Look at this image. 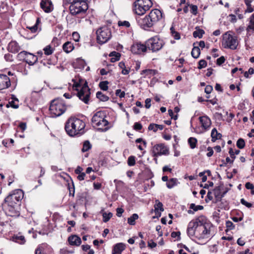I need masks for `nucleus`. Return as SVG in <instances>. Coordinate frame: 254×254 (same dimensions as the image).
<instances>
[{"mask_svg":"<svg viewBox=\"0 0 254 254\" xmlns=\"http://www.w3.org/2000/svg\"><path fill=\"white\" fill-rule=\"evenodd\" d=\"M23 196L24 193L22 190L17 189L14 190L5 198L3 202L2 203V206L7 215L10 216L18 215L19 212L17 208Z\"/></svg>","mask_w":254,"mask_h":254,"instance_id":"f257e3e1","label":"nucleus"},{"mask_svg":"<svg viewBox=\"0 0 254 254\" xmlns=\"http://www.w3.org/2000/svg\"><path fill=\"white\" fill-rule=\"evenodd\" d=\"M85 124L82 120L75 117L69 118L65 124L64 128L68 135L73 137L84 133Z\"/></svg>","mask_w":254,"mask_h":254,"instance_id":"f03ea898","label":"nucleus"},{"mask_svg":"<svg viewBox=\"0 0 254 254\" xmlns=\"http://www.w3.org/2000/svg\"><path fill=\"white\" fill-rule=\"evenodd\" d=\"M72 81L73 82L72 86L73 89L77 91V96L84 103L88 104L91 92L87 82L86 81H84L79 76H75V78L72 79Z\"/></svg>","mask_w":254,"mask_h":254,"instance_id":"7ed1b4c3","label":"nucleus"},{"mask_svg":"<svg viewBox=\"0 0 254 254\" xmlns=\"http://www.w3.org/2000/svg\"><path fill=\"white\" fill-rule=\"evenodd\" d=\"M69 9L72 15L78 18L84 17L86 15L88 5L85 0H72L69 2Z\"/></svg>","mask_w":254,"mask_h":254,"instance_id":"20e7f679","label":"nucleus"},{"mask_svg":"<svg viewBox=\"0 0 254 254\" xmlns=\"http://www.w3.org/2000/svg\"><path fill=\"white\" fill-rule=\"evenodd\" d=\"M105 113L103 111L96 112L92 117L91 122L93 127H97V129L102 131L108 130L110 126L109 122L105 119Z\"/></svg>","mask_w":254,"mask_h":254,"instance_id":"39448f33","label":"nucleus"},{"mask_svg":"<svg viewBox=\"0 0 254 254\" xmlns=\"http://www.w3.org/2000/svg\"><path fill=\"white\" fill-rule=\"evenodd\" d=\"M66 110V105L63 99L57 98L51 101L49 110L53 117L60 116Z\"/></svg>","mask_w":254,"mask_h":254,"instance_id":"423d86ee","label":"nucleus"},{"mask_svg":"<svg viewBox=\"0 0 254 254\" xmlns=\"http://www.w3.org/2000/svg\"><path fill=\"white\" fill-rule=\"evenodd\" d=\"M151 0H136L133 3V10L139 15L144 14L152 6Z\"/></svg>","mask_w":254,"mask_h":254,"instance_id":"0eeeda50","label":"nucleus"},{"mask_svg":"<svg viewBox=\"0 0 254 254\" xmlns=\"http://www.w3.org/2000/svg\"><path fill=\"white\" fill-rule=\"evenodd\" d=\"M147 48L152 52H157L160 51L164 46L165 43L164 40L158 36L150 38L146 41Z\"/></svg>","mask_w":254,"mask_h":254,"instance_id":"6e6552de","label":"nucleus"},{"mask_svg":"<svg viewBox=\"0 0 254 254\" xmlns=\"http://www.w3.org/2000/svg\"><path fill=\"white\" fill-rule=\"evenodd\" d=\"M222 44L225 48L235 50L238 45L237 37L231 35L230 32H227L223 35Z\"/></svg>","mask_w":254,"mask_h":254,"instance_id":"1a4fd4ad","label":"nucleus"},{"mask_svg":"<svg viewBox=\"0 0 254 254\" xmlns=\"http://www.w3.org/2000/svg\"><path fill=\"white\" fill-rule=\"evenodd\" d=\"M97 41L100 44L108 42L111 38V32L109 28L104 26L99 28L96 31Z\"/></svg>","mask_w":254,"mask_h":254,"instance_id":"9d476101","label":"nucleus"},{"mask_svg":"<svg viewBox=\"0 0 254 254\" xmlns=\"http://www.w3.org/2000/svg\"><path fill=\"white\" fill-rule=\"evenodd\" d=\"M151 152L152 156L155 157L161 155H167L169 154V148L163 143L154 145L151 149Z\"/></svg>","mask_w":254,"mask_h":254,"instance_id":"9b49d317","label":"nucleus"},{"mask_svg":"<svg viewBox=\"0 0 254 254\" xmlns=\"http://www.w3.org/2000/svg\"><path fill=\"white\" fill-rule=\"evenodd\" d=\"M136 21L138 25L143 29L147 30L150 28L152 27L155 24L149 17L148 15H146L143 18L138 17L136 18Z\"/></svg>","mask_w":254,"mask_h":254,"instance_id":"f8f14e48","label":"nucleus"},{"mask_svg":"<svg viewBox=\"0 0 254 254\" xmlns=\"http://www.w3.org/2000/svg\"><path fill=\"white\" fill-rule=\"evenodd\" d=\"M146 43L144 44L141 42H135L131 47V51L134 54H141L146 51Z\"/></svg>","mask_w":254,"mask_h":254,"instance_id":"ddd939ff","label":"nucleus"},{"mask_svg":"<svg viewBox=\"0 0 254 254\" xmlns=\"http://www.w3.org/2000/svg\"><path fill=\"white\" fill-rule=\"evenodd\" d=\"M148 16L155 24L163 19V13L158 9H152Z\"/></svg>","mask_w":254,"mask_h":254,"instance_id":"4468645a","label":"nucleus"},{"mask_svg":"<svg viewBox=\"0 0 254 254\" xmlns=\"http://www.w3.org/2000/svg\"><path fill=\"white\" fill-rule=\"evenodd\" d=\"M35 254H53L51 246L46 243L42 244L35 250Z\"/></svg>","mask_w":254,"mask_h":254,"instance_id":"2eb2a0df","label":"nucleus"},{"mask_svg":"<svg viewBox=\"0 0 254 254\" xmlns=\"http://www.w3.org/2000/svg\"><path fill=\"white\" fill-rule=\"evenodd\" d=\"M11 85L9 78L5 74H0V90L8 88Z\"/></svg>","mask_w":254,"mask_h":254,"instance_id":"dca6fc26","label":"nucleus"},{"mask_svg":"<svg viewBox=\"0 0 254 254\" xmlns=\"http://www.w3.org/2000/svg\"><path fill=\"white\" fill-rule=\"evenodd\" d=\"M40 6L46 13L52 12L54 9L53 4L51 0H41Z\"/></svg>","mask_w":254,"mask_h":254,"instance_id":"f3484780","label":"nucleus"},{"mask_svg":"<svg viewBox=\"0 0 254 254\" xmlns=\"http://www.w3.org/2000/svg\"><path fill=\"white\" fill-rule=\"evenodd\" d=\"M7 49L9 52L16 54L21 50V47L16 41H11L8 44Z\"/></svg>","mask_w":254,"mask_h":254,"instance_id":"a211bd4d","label":"nucleus"},{"mask_svg":"<svg viewBox=\"0 0 254 254\" xmlns=\"http://www.w3.org/2000/svg\"><path fill=\"white\" fill-rule=\"evenodd\" d=\"M190 222H193L194 223V225L195 228L198 229V230L201 229L208 222L206 218L203 216H200L194 220H192Z\"/></svg>","mask_w":254,"mask_h":254,"instance_id":"6ab92c4d","label":"nucleus"},{"mask_svg":"<svg viewBox=\"0 0 254 254\" xmlns=\"http://www.w3.org/2000/svg\"><path fill=\"white\" fill-rule=\"evenodd\" d=\"M199 121L201 124V126L205 129H208L211 124V121L209 118L206 116L200 117L199 118Z\"/></svg>","mask_w":254,"mask_h":254,"instance_id":"aec40b11","label":"nucleus"},{"mask_svg":"<svg viewBox=\"0 0 254 254\" xmlns=\"http://www.w3.org/2000/svg\"><path fill=\"white\" fill-rule=\"evenodd\" d=\"M68 241L71 246H78L81 243L80 238L75 235L69 236L68 238Z\"/></svg>","mask_w":254,"mask_h":254,"instance_id":"412c9836","label":"nucleus"},{"mask_svg":"<svg viewBox=\"0 0 254 254\" xmlns=\"http://www.w3.org/2000/svg\"><path fill=\"white\" fill-rule=\"evenodd\" d=\"M125 248V244L122 243H118L114 245L112 250V254H121Z\"/></svg>","mask_w":254,"mask_h":254,"instance_id":"4be33fe9","label":"nucleus"},{"mask_svg":"<svg viewBox=\"0 0 254 254\" xmlns=\"http://www.w3.org/2000/svg\"><path fill=\"white\" fill-rule=\"evenodd\" d=\"M194 223L193 222H190L188 226L187 234L190 237L194 236L195 231L197 228L194 227Z\"/></svg>","mask_w":254,"mask_h":254,"instance_id":"5701e85b","label":"nucleus"},{"mask_svg":"<svg viewBox=\"0 0 254 254\" xmlns=\"http://www.w3.org/2000/svg\"><path fill=\"white\" fill-rule=\"evenodd\" d=\"M27 55L26 63L29 65H33L37 62L38 58L36 56L30 53H29Z\"/></svg>","mask_w":254,"mask_h":254,"instance_id":"b1692460","label":"nucleus"},{"mask_svg":"<svg viewBox=\"0 0 254 254\" xmlns=\"http://www.w3.org/2000/svg\"><path fill=\"white\" fill-rule=\"evenodd\" d=\"M211 226L212 224L208 222L201 229L199 230V231H202L201 235L202 237L210 233V229Z\"/></svg>","mask_w":254,"mask_h":254,"instance_id":"393cba45","label":"nucleus"},{"mask_svg":"<svg viewBox=\"0 0 254 254\" xmlns=\"http://www.w3.org/2000/svg\"><path fill=\"white\" fill-rule=\"evenodd\" d=\"M211 136L212 138L211 141L213 142H214L217 139L221 138L222 137V134L220 133H218L217 129L215 128H214L211 131Z\"/></svg>","mask_w":254,"mask_h":254,"instance_id":"a878e982","label":"nucleus"},{"mask_svg":"<svg viewBox=\"0 0 254 254\" xmlns=\"http://www.w3.org/2000/svg\"><path fill=\"white\" fill-rule=\"evenodd\" d=\"M63 49L65 53H69L73 50L74 46L70 42H66L63 45Z\"/></svg>","mask_w":254,"mask_h":254,"instance_id":"bb28decb","label":"nucleus"},{"mask_svg":"<svg viewBox=\"0 0 254 254\" xmlns=\"http://www.w3.org/2000/svg\"><path fill=\"white\" fill-rule=\"evenodd\" d=\"M164 128V126L161 125H158L155 124H150L148 127V130H153L154 132H156L158 129L160 130Z\"/></svg>","mask_w":254,"mask_h":254,"instance_id":"cd10ccee","label":"nucleus"},{"mask_svg":"<svg viewBox=\"0 0 254 254\" xmlns=\"http://www.w3.org/2000/svg\"><path fill=\"white\" fill-rule=\"evenodd\" d=\"M213 191L217 201L220 200L224 196V194H221V187H216Z\"/></svg>","mask_w":254,"mask_h":254,"instance_id":"c85d7f7f","label":"nucleus"},{"mask_svg":"<svg viewBox=\"0 0 254 254\" xmlns=\"http://www.w3.org/2000/svg\"><path fill=\"white\" fill-rule=\"evenodd\" d=\"M109 56L111 57L110 61L112 63H114L120 60L121 54L119 53L113 51L109 54Z\"/></svg>","mask_w":254,"mask_h":254,"instance_id":"c756f323","label":"nucleus"},{"mask_svg":"<svg viewBox=\"0 0 254 254\" xmlns=\"http://www.w3.org/2000/svg\"><path fill=\"white\" fill-rule=\"evenodd\" d=\"M12 240L19 244H24L25 242V238L22 235H14L12 237Z\"/></svg>","mask_w":254,"mask_h":254,"instance_id":"7c9ffc66","label":"nucleus"},{"mask_svg":"<svg viewBox=\"0 0 254 254\" xmlns=\"http://www.w3.org/2000/svg\"><path fill=\"white\" fill-rule=\"evenodd\" d=\"M178 184V180L176 178L170 179L168 182L166 183L167 187L168 189H172Z\"/></svg>","mask_w":254,"mask_h":254,"instance_id":"2f4dec72","label":"nucleus"},{"mask_svg":"<svg viewBox=\"0 0 254 254\" xmlns=\"http://www.w3.org/2000/svg\"><path fill=\"white\" fill-rule=\"evenodd\" d=\"M29 52H27L25 51H21L17 55V58L19 61H23L26 62L27 60V56Z\"/></svg>","mask_w":254,"mask_h":254,"instance_id":"473e14b6","label":"nucleus"},{"mask_svg":"<svg viewBox=\"0 0 254 254\" xmlns=\"http://www.w3.org/2000/svg\"><path fill=\"white\" fill-rule=\"evenodd\" d=\"M154 209L155 212L157 214L158 212V211H163V205L162 202H160L159 200H156V203L154 205Z\"/></svg>","mask_w":254,"mask_h":254,"instance_id":"72a5a7b5","label":"nucleus"},{"mask_svg":"<svg viewBox=\"0 0 254 254\" xmlns=\"http://www.w3.org/2000/svg\"><path fill=\"white\" fill-rule=\"evenodd\" d=\"M96 97L99 99L101 101L105 102L109 100V98L108 96L103 94L101 91H98L96 93Z\"/></svg>","mask_w":254,"mask_h":254,"instance_id":"f704fd0d","label":"nucleus"},{"mask_svg":"<svg viewBox=\"0 0 254 254\" xmlns=\"http://www.w3.org/2000/svg\"><path fill=\"white\" fill-rule=\"evenodd\" d=\"M200 54V49L198 47H194L191 52L192 57L194 59H197L199 57Z\"/></svg>","mask_w":254,"mask_h":254,"instance_id":"c9c22d12","label":"nucleus"},{"mask_svg":"<svg viewBox=\"0 0 254 254\" xmlns=\"http://www.w3.org/2000/svg\"><path fill=\"white\" fill-rule=\"evenodd\" d=\"M197 142V140L194 137H191L188 139V143L191 149H194L196 147Z\"/></svg>","mask_w":254,"mask_h":254,"instance_id":"e433bc0d","label":"nucleus"},{"mask_svg":"<svg viewBox=\"0 0 254 254\" xmlns=\"http://www.w3.org/2000/svg\"><path fill=\"white\" fill-rule=\"evenodd\" d=\"M138 218V215L136 214H133L127 219V223L130 225H134L135 224V221Z\"/></svg>","mask_w":254,"mask_h":254,"instance_id":"4c0bfd02","label":"nucleus"},{"mask_svg":"<svg viewBox=\"0 0 254 254\" xmlns=\"http://www.w3.org/2000/svg\"><path fill=\"white\" fill-rule=\"evenodd\" d=\"M92 147L91 144L88 140H86L84 142L83 147L81 149L82 152H86L91 149Z\"/></svg>","mask_w":254,"mask_h":254,"instance_id":"58836bf2","label":"nucleus"},{"mask_svg":"<svg viewBox=\"0 0 254 254\" xmlns=\"http://www.w3.org/2000/svg\"><path fill=\"white\" fill-rule=\"evenodd\" d=\"M204 33V31L203 30L199 29L193 32V36L194 38L198 37L199 38H201Z\"/></svg>","mask_w":254,"mask_h":254,"instance_id":"ea45409f","label":"nucleus"},{"mask_svg":"<svg viewBox=\"0 0 254 254\" xmlns=\"http://www.w3.org/2000/svg\"><path fill=\"white\" fill-rule=\"evenodd\" d=\"M108 84L109 82L108 81H103L99 83V86L101 90L107 91L108 89Z\"/></svg>","mask_w":254,"mask_h":254,"instance_id":"a19ab883","label":"nucleus"},{"mask_svg":"<svg viewBox=\"0 0 254 254\" xmlns=\"http://www.w3.org/2000/svg\"><path fill=\"white\" fill-rule=\"evenodd\" d=\"M113 214L111 212H109L107 213L106 212L103 213V221L104 222H107L110 218L112 217Z\"/></svg>","mask_w":254,"mask_h":254,"instance_id":"79ce46f5","label":"nucleus"},{"mask_svg":"<svg viewBox=\"0 0 254 254\" xmlns=\"http://www.w3.org/2000/svg\"><path fill=\"white\" fill-rule=\"evenodd\" d=\"M40 19L39 18H37L36 23L34 24V26H32L31 27H28L32 32L35 33L37 31L38 29V25L40 23Z\"/></svg>","mask_w":254,"mask_h":254,"instance_id":"37998d69","label":"nucleus"},{"mask_svg":"<svg viewBox=\"0 0 254 254\" xmlns=\"http://www.w3.org/2000/svg\"><path fill=\"white\" fill-rule=\"evenodd\" d=\"M190 208L192 209L194 211H197L198 210H202L203 209V206L202 205H195L194 203H191Z\"/></svg>","mask_w":254,"mask_h":254,"instance_id":"c03bdc74","label":"nucleus"},{"mask_svg":"<svg viewBox=\"0 0 254 254\" xmlns=\"http://www.w3.org/2000/svg\"><path fill=\"white\" fill-rule=\"evenodd\" d=\"M237 146L240 149H243L245 146V140L243 138H239L237 141Z\"/></svg>","mask_w":254,"mask_h":254,"instance_id":"a18cd8bd","label":"nucleus"},{"mask_svg":"<svg viewBox=\"0 0 254 254\" xmlns=\"http://www.w3.org/2000/svg\"><path fill=\"white\" fill-rule=\"evenodd\" d=\"M135 164V157L133 156H130L128 158L127 164L129 166H133Z\"/></svg>","mask_w":254,"mask_h":254,"instance_id":"49530a36","label":"nucleus"},{"mask_svg":"<svg viewBox=\"0 0 254 254\" xmlns=\"http://www.w3.org/2000/svg\"><path fill=\"white\" fill-rule=\"evenodd\" d=\"M10 106L14 109H17L19 107L18 104H16L14 100H11V101H9L6 105V108H9Z\"/></svg>","mask_w":254,"mask_h":254,"instance_id":"de8ad7c7","label":"nucleus"},{"mask_svg":"<svg viewBox=\"0 0 254 254\" xmlns=\"http://www.w3.org/2000/svg\"><path fill=\"white\" fill-rule=\"evenodd\" d=\"M43 50L44 51L45 54L46 55H50L53 52V50L50 45L47 46L45 48H44Z\"/></svg>","mask_w":254,"mask_h":254,"instance_id":"09e8293b","label":"nucleus"},{"mask_svg":"<svg viewBox=\"0 0 254 254\" xmlns=\"http://www.w3.org/2000/svg\"><path fill=\"white\" fill-rule=\"evenodd\" d=\"M76 63L79 65L78 67L79 68H84L86 65L85 62L81 59H78L76 61Z\"/></svg>","mask_w":254,"mask_h":254,"instance_id":"8fccbe9b","label":"nucleus"},{"mask_svg":"<svg viewBox=\"0 0 254 254\" xmlns=\"http://www.w3.org/2000/svg\"><path fill=\"white\" fill-rule=\"evenodd\" d=\"M170 30L171 31L172 35L176 40H179L180 39V35L179 33L175 31L173 27H171Z\"/></svg>","mask_w":254,"mask_h":254,"instance_id":"3c124183","label":"nucleus"},{"mask_svg":"<svg viewBox=\"0 0 254 254\" xmlns=\"http://www.w3.org/2000/svg\"><path fill=\"white\" fill-rule=\"evenodd\" d=\"M206 65H207L206 62L204 60H201L198 62V68L201 69L202 68L206 67Z\"/></svg>","mask_w":254,"mask_h":254,"instance_id":"603ef678","label":"nucleus"},{"mask_svg":"<svg viewBox=\"0 0 254 254\" xmlns=\"http://www.w3.org/2000/svg\"><path fill=\"white\" fill-rule=\"evenodd\" d=\"M191 13L193 15H196L197 13V6L196 5L190 4Z\"/></svg>","mask_w":254,"mask_h":254,"instance_id":"864d4df0","label":"nucleus"},{"mask_svg":"<svg viewBox=\"0 0 254 254\" xmlns=\"http://www.w3.org/2000/svg\"><path fill=\"white\" fill-rule=\"evenodd\" d=\"M133 128L136 131H139L142 128V126L140 123L136 122L134 124Z\"/></svg>","mask_w":254,"mask_h":254,"instance_id":"5fc2aeb1","label":"nucleus"},{"mask_svg":"<svg viewBox=\"0 0 254 254\" xmlns=\"http://www.w3.org/2000/svg\"><path fill=\"white\" fill-rule=\"evenodd\" d=\"M4 58L7 62H11L13 61L12 55L9 53L5 54Z\"/></svg>","mask_w":254,"mask_h":254,"instance_id":"6e6d98bb","label":"nucleus"},{"mask_svg":"<svg viewBox=\"0 0 254 254\" xmlns=\"http://www.w3.org/2000/svg\"><path fill=\"white\" fill-rule=\"evenodd\" d=\"M226 226L229 230H233L235 228V225L231 221L229 220L226 221Z\"/></svg>","mask_w":254,"mask_h":254,"instance_id":"4d7b16f0","label":"nucleus"},{"mask_svg":"<svg viewBox=\"0 0 254 254\" xmlns=\"http://www.w3.org/2000/svg\"><path fill=\"white\" fill-rule=\"evenodd\" d=\"M118 25L120 26H125L126 27H129L130 26V23L127 21H119Z\"/></svg>","mask_w":254,"mask_h":254,"instance_id":"13d9d810","label":"nucleus"},{"mask_svg":"<svg viewBox=\"0 0 254 254\" xmlns=\"http://www.w3.org/2000/svg\"><path fill=\"white\" fill-rule=\"evenodd\" d=\"M241 203L248 208H250L252 206V204L247 202L244 198L241 199Z\"/></svg>","mask_w":254,"mask_h":254,"instance_id":"bf43d9fd","label":"nucleus"},{"mask_svg":"<svg viewBox=\"0 0 254 254\" xmlns=\"http://www.w3.org/2000/svg\"><path fill=\"white\" fill-rule=\"evenodd\" d=\"M116 94L120 98H123L125 96V93L124 91H121V89H117L116 91Z\"/></svg>","mask_w":254,"mask_h":254,"instance_id":"052dcab7","label":"nucleus"},{"mask_svg":"<svg viewBox=\"0 0 254 254\" xmlns=\"http://www.w3.org/2000/svg\"><path fill=\"white\" fill-rule=\"evenodd\" d=\"M180 235H181V233L179 231L173 232L171 233V237L172 238L178 237V240H180L181 239Z\"/></svg>","mask_w":254,"mask_h":254,"instance_id":"680f3d73","label":"nucleus"},{"mask_svg":"<svg viewBox=\"0 0 254 254\" xmlns=\"http://www.w3.org/2000/svg\"><path fill=\"white\" fill-rule=\"evenodd\" d=\"M213 90V87L211 85H206L205 88V92L207 94H210Z\"/></svg>","mask_w":254,"mask_h":254,"instance_id":"e2e57ef3","label":"nucleus"},{"mask_svg":"<svg viewBox=\"0 0 254 254\" xmlns=\"http://www.w3.org/2000/svg\"><path fill=\"white\" fill-rule=\"evenodd\" d=\"M225 59L223 56H221L217 59V64L220 65L224 63Z\"/></svg>","mask_w":254,"mask_h":254,"instance_id":"0e129e2a","label":"nucleus"},{"mask_svg":"<svg viewBox=\"0 0 254 254\" xmlns=\"http://www.w3.org/2000/svg\"><path fill=\"white\" fill-rule=\"evenodd\" d=\"M151 99L150 98H147L146 99V100H145V108H147V109H149L150 108V107H151Z\"/></svg>","mask_w":254,"mask_h":254,"instance_id":"69168bd1","label":"nucleus"},{"mask_svg":"<svg viewBox=\"0 0 254 254\" xmlns=\"http://www.w3.org/2000/svg\"><path fill=\"white\" fill-rule=\"evenodd\" d=\"M72 37H73L74 40L75 42H78L80 38L79 35L78 34V33L75 32L73 33Z\"/></svg>","mask_w":254,"mask_h":254,"instance_id":"338daca9","label":"nucleus"},{"mask_svg":"<svg viewBox=\"0 0 254 254\" xmlns=\"http://www.w3.org/2000/svg\"><path fill=\"white\" fill-rule=\"evenodd\" d=\"M245 187L248 190H253L254 189V186L253 184L247 182L245 184Z\"/></svg>","mask_w":254,"mask_h":254,"instance_id":"774afa93","label":"nucleus"}]
</instances>
